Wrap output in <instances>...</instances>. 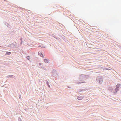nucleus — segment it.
Returning <instances> with one entry per match:
<instances>
[{"label":"nucleus","instance_id":"f257e3e1","mask_svg":"<svg viewBox=\"0 0 121 121\" xmlns=\"http://www.w3.org/2000/svg\"><path fill=\"white\" fill-rule=\"evenodd\" d=\"M119 84L117 85L116 86V88L115 89V90L116 92L119 90Z\"/></svg>","mask_w":121,"mask_h":121},{"label":"nucleus","instance_id":"f03ea898","mask_svg":"<svg viewBox=\"0 0 121 121\" xmlns=\"http://www.w3.org/2000/svg\"><path fill=\"white\" fill-rule=\"evenodd\" d=\"M39 55H40L41 57H43L44 56H43V54L41 52L39 53H38Z\"/></svg>","mask_w":121,"mask_h":121},{"label":"nucleus","instance_id":"7ed1b4c3","mask_svg":"<svg viewBox=\"0 0 121 121\" xmlns=\"http://www.w3.org/2000/svg\"><path fill=\"white\" fill-rule=\"evenodd\" d=\"M44 62L46 63H48V59H44Z\"/></svg>","mask_w":121,"mask_h":121},{"label":"nucleus","instance_id":"20e7f679","mask_svg":"<svg viewBox=\"0 0 121 121\" xmlns=\"http://www.w3.org/2000/svg\"><path fill=\"white\" fill-rule=\"evenodd\" d=\"M82 97H80L78 96L77 97V99L79 100L81 99H82Z\"/></svg>","mask_w":121,"mask_h":121},{"label":"nucleus","instance_id":"39448f33","mask_svg":"<svg viewBox=\"0 0 121 121\" xmlns=\"http://www.w3.org/2000/svg\"><path fill=\"white\" fill-rule=\"evenodd\" d=\"M26 58L28 60H29L30 59V57L29 56H27Z\"/></svg>","mask_w":121,"mask_h":121},{"label":"nucleus","instance_id":"423d86ee","mask_svg":"<svg viewBox=\"0 0 121 121\" xmlns=\"http://www.w3.org/2000/svg\"><path fill=\"white\" fill-rule=\"evenodd\" d=\"M11 53V52H7L6 53V54L8 55H9Z\"/></svg>","mask_w":121,"mask_h":121},{"label":"nucleus","instance_id":"0eeeda50","mask_svg":"<svg viewBox=\"0 0 121 121\" xmlns=\"http://www.w3.org/2000/svg\"><path fill=\"white\" fill-rule=\"evenodd\" d=\"M40 47L43 48H44L45 47L43 45H40Z\"/></svg>","mask_w":121,"mask_h":121},{"label":"nucleus","instance_id":"6e6552de","mask_svg":"<svg viewBox=\"0 0 121 121\" xmlns=\"http://www.w3.org/2000/svg\"><path fill=\"white\" fill-rule=\"evenodd\" d=\"M42 65V64L41 63H39V65Z\"/></svg>","mask_w":121,"mask_h":121},{"label":"nucleus","instance_id":"1a4fd4ad","mask_svg":"<svg viewBox=\"0 0 121 121\" xmlns=\"http://www.w3.org/2000/svg\"><path fill=\"white\" fill-rule=\"evenodd\" d=\"M102 79H101V81H99V82H100V83H101V82H102Z\"/></svg>","mask_w":121,"mask_h":121}]
</instances>
